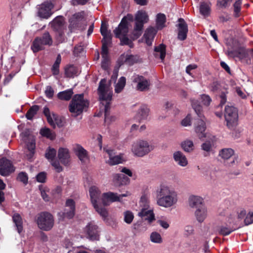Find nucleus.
Segmentation results:
<instances>
[{"label":"nucleus","mask_w":253,"mask_h":253,"mask_svg":"<svg viewBox=\"0 0 253 253\" xmlns=\"http://www.w3.org/2000/svg\"><path fill=\"white\" fill-rule=\"evenodd\" d=\"M157 204L165 208L173 207L178 201L176 191L168 184L162 183L156 190Z\"/></svg>","instance_id":"obj_1"},{"label":"nucleus","mask_w":253,"mask_h":253,"mask_svg":"<svg viewBox=\"0 0 253 253\" xmlns=\"http://www.w3.org/2000/svg\"><path fill=\"white\" fill-rule=\"evenodd\" d=\"M98 92L99 99L102 101H106L104 105L105 121L106 122L114 121L115 118L114 116H110L108 110L110 107V102L112 99V91L109 86L106 84V80L102 79L99 83L98 88Z\"/></svg>","instance_id":"obj_2"},{"label":"nucleus","mask_w":253,"mask_h":253,"mask_svg":"<svg viewBox=\"0 0 253 253\" xmlns=\"http://www.w3.org/2000/svg\"><path fill=\"white\" fill-rule=\"evenodd\" d=\"M191 104L193 108L200 118L198 121V124L195 127V131L199 138L201 140H204V138H209L210 136L209 134L205 132L206 127L205 117L201 112L202 107L199 104L198 101L194 99H191Z\"/></svg>","instance_id":"obj_3"},{"label":"nucleus","mask_w":253,"mask_h":253,"mask_svg":"<svg viewBox=\"0 0 253 253\" xmlns=\"http://www.w3.org/2000/svg\"><path fill=\"white\" fill-rule=\"evenodd\" d=\"M89 105L87 100L84 98L83 94L75 95L69 105V111L77 116L83 113Z\"/></svg>","instance_id":"obj_4"},{"label":"nucleus","mask_w":253,"mask_h":253,"mask_svg":"<svg viewBox=\"0 0 253 253\" xmlns=\"http://www.w3.org/2000/svg\"><path fill=\"white\" fill-rule=\"evenodd\" d=\"M91 203L96 211L102 217L105 218L108 216V212L105 208L99 205L101 202V191L99 189L95 186H92L89 190Z\"/></svg>","instance_id":"obj_5"},{"label":"nucleus","mask_w":253,"mask_h":253,"mask_svg":"<svg viewBox=\"0 0 253 253\" xmlns=\"http://www.w3.org/2000/svg\"><path fill=\"white\" fill-rule=\"evenodd\" d=\"M140 205L141 209L138 212V215L143 219L147 220L149 223L155 220V215L153 210L149 206L148 197L144 195L141 196L140 200Z\"/></svg>","instance_id":"obj_6"},{"label":"nucleus","mask_w":253,"mask_h":253,"mask_svg":"<svg viewBox=\"0 0 253 253\" xmlns=\"http://www.w3.org/2000/svg\"><path fill=\"white\" fill-rule=\"evenodd\" d=\"M153 149V147L148 141L140 139L132 143L131 151L134 156L142 157Z\"/></svg>","instance_id":"obj_7"},{"label":"nucleus","mask_w":253,"mask_h":253,"mask_svg":"<svg viewBox=\"0 0 253 253\" xmlns=\"http://www.w3.org/2000/svg\"><path fill=\"white\" fill-rule=\"evenodd\" d=\"M250 54H253V49L247 50L243 47L234 49L229 46L227 50V54L229 57L238 58L242 61H246L247 63L250 61Z\"/></svg>","instance_id":"obj_8"},{"label":"nucleus","mask_w":253,"mask_h":253,"mask_svg":"<svg viewBox=\"0 0 253 253\" xmlns=\"http://www.w3.org/2000/svg\"><path fill=\"white\" fill-rule=\"evenodd\" d=\"M37 222L38 227L44 231L50 230L53 226L54 219L51 214L47 212H42L39 214Z\"/></svg>","instance_id":"obj_9"},{"label":"nucleus","mask_w":253,"mask_h":253,"mask_svg":"<svg viewBox=\"0 0 253 253\" xmlns=\"http://www.w3.org/2000/svg\"><path fill=\"white\" fill-rule=\"evenodd\" d=\"M135 25L133 35L135 39L138 38L142 34L144 24L148 21V16L145 11L139 10L135 15Z\"/></svg>","instance_id":"obj_10"},{"label":"nucleus","mask_w":253,"mask_h":253,"mask_svg":"<svg viewBox=\"0 0 253 253\" xmlns=\"http://www.w3.org/2000/svg\"><path fill=\"white\" fill-rule=\"evenodd\" d=\"M224 117L228 127L233 129L237 126L238 122V115L236 109L233 106H226Z\"/></svg>","instance_id":"obj_11"},{"label":"nucleus","mask_w":253,"mask_h":253,"mask_svg":"<svg viewBox=\"0 0 253 253\" xmlns=\"http://www.w3.org/2000/svg\"><path fill=\"white\" fill-rule=\"evenodd\" d=\"M130 195V193L128 191H126L122 194L111 192L104 193L102 195L101 202L103 205L108 206L113 202H121L123 197H128Z\"/></svg>","instance_id":"obj_12"},{"label":"nucleus","mask_w":253,"mask_h":253,"mask_svg":"<svg viewBox=\"0 0 253 253\" xmlns=\"http://www.w3.org/2000/svg\"><path fill=\"white\" fill-rule=\"evenodd\" d=\"M43 113L47 118L48 123L53 127H55L56 126L60 127L63 126L62 118L54 113L51 114L47 107L44 108Z\"/></svg>","instance_id":"obj_13"},{"label":"nucleus","mask_w":253,"mask_h":253,"mask_svg":"<svg viewBox=\"0 0 253 253\" xmlns=\"http://www.w3.org/2000/svg\"><path fill=\"white\" fill-rule=\"evenodd\" d=\"M132 82L136 84L135 88L140 91L149 90L150 83L149 80L142 76L135 75L132 77Z\"/></svg>","instance_id":"obj_14"},{"label":"nucleus","mask_w":253,"mask_h":253,"mask_svg":"<svg viewBox=\"0 0 253 253\" xmlns=\"http://www.w3.org/2000/svg\"><path fill=\"white\" fill-rule=\"evenodd\" d=\"M15 170L12 162L6 159L2 158L0 159V174L3 176H7L13 173Z\"/></svg>","instance_id":"obj_15"},{"label":"nucleus","mask_w":253,"mask_h":253,"mask_svg":"<svg viewBox=\"0 0 253 253\" xmlns=\"http://www.w3.org/2000/svg\"><path fill=\"white\" fill-rule=\"evenodd\" d=\"M84 232L86 238L90 240H98L99 239L97 226L94 223H88L84 229Z\"/></svg>","instance_id":"obj_16"},{"label":"nucleus","mask_w":253,"mask_h":253,"mask_svg":"<svg viewBox=\"0 0 253 253\" xmlns=\"http://www.w3.org/2000/svg\"><path fill=\"white\" fill-rule=\"evenodd\" d=\"M52 27L57 31L59 35L62 37L65 29V21L63 17L57 16L52 22Z\"/></svg>","instance_id":"obj_17"},{"label":"nucleus","mask_w":253,"mask_h":253,"mask_svg":"<svg viewBox=\"0 0 253 253\" xmlns=\"http://www.w3.org/2000/svg\"><path fill=\"white\" fill-rule=\"evenodd\" d=\"M128 32V23L126 22L125 19H123L119 25L118 28H116L114 31V34L116 38H121L127 36Z\"/></svg>","instance_id":"obj_18"},{"label":"nucleus","mask_w":253,"mask_h":253,"mask_svg":"<svg viewBox=\"0 0 253 253\" xmlns=\"http://www.w3.org/2000/svg\"><path fill=\"white\" fill-rule=\"evenodd\" d=\"M104 150L108 154L109 159L107 161V163L110 165H115L123 162V158L121 155H115L114 150L105 148Z\"/></svg>","instance_id":"obj_19"},{"label":"nucleus","mask_w":253,"mask_h":253,"mask_svg":"<svg viewBox=\"0 0 253 253\" xmlns=\"http://www.w3.org/2000/svg\"><path fill=\"white\" fill-rule=\"evenodd\" d=\"M53 5L50 2H46L42 4L39 10V15L42 18H48L51 14V10Z\"/></svg>","instance_id":"obj_20"},{"label":"nucleus","mask_w":253,"mask_h":253,"mask_svg":"<svg viewBox=\"0 0 253 253\" xmlns=\"http://www.w3.org/2000/svg\"><path fill=\"white\" fill-rule=\"evenodd\" d=\"M178 39L181 41H183L186 39L188 32V26L184 19L180 18L178 20Z\"/></svg>","instance_id":"obj_21"},{"label":"nucleus","mask_w":253,"mask_h":253,"mask_svg":"<svg viewBox=\"0 0 253 253\" xmlns=\"http://www.w3.org/2000/svg\"><path fill=\"white\" fill-rule=\"evenodd\" d=\"M194 216L199 223L203 222L208 216V211L206 206L202 205L196 209L194 212Z\"/></svg>","instance_id":"obj_22"},{"label":"nucleus","mask_w":253,"mask_h":253,"mask_svg":"<svg viewBox=\"0 0 253 253\" xmlns=\"http://www.w3.org/2000/svg\"><path fill=\"white\" fill-rule=\"evenodd\" d=\"M64 216L69 219L72 218L75 215V204L72 199H68L66 203Z\"/></svg>","instance_id":"obj_23"},{"label":"nucleus","mask_w":253,"mask_h":253,"mask_svg":"<svg viewBox=\"0 0 253 253\" xmlns=\"http://www.w3.org/2000/svg\"><path fill=\"white\" fill-rule=\"evenodd\" d=\"M188 205L191 208H196L197 209L204 204L203 199L199 196L191 195L188 198Z\"/></svg>","instance_id":"obj_24"},{"label":"nucleus","mask_w":253,"mask_h":253,"mask_svg":"<svg viewBox=\"0 0 253 253\" xmlns=\"http://www.w3.org/2000/svg\"><path fill=\"white\" fill-rule=\"evenodd\" d=\"M112 178L114 183L117 185H126L129 182V178L122 173L114 174Z\"/></svg>","instance_id":"obj_25"},{"label":"nucleus","mask_w":253,"mask_h":253,"mask_svg":"<svg viewBox=\"0 0 253 253\" xmlns=\"http://www.w3.org/2000/svg\"><path fill=\"white\" fill-rule=\"evenodd\" d=\"M101 55L102 60L101 67L104 70H107L109 65V58L108 52V46L105 43H103L102 47Z\"/></svg>","instance_id":"obj_26"},{"label":"nucleus","mask_w":253,"mask_h":253,"mask_svg":"<svg viewBox=\"0 0 253 253\" xmlns=\"http://www.w3.org/2000/svg\"><path fill=\"white\" fill-rule=\"evenodd\" d=\"M58 157L62 164L67 165L70 162L69 150L66 148H59L58 152Z\"/></svg>","instance_id":"obj_27"},{"label":"nucleus","mask_w":253,"mask_h":253,"mask_svg":"<svg viewBox=\"0 0 253 253\" xmlns=\"http://www.w3.org/2000/svg\"><path fill=\"white\" fill-rule=\"evenodd\" d=\"M149 114V109L145 105H142L136 115V119L141 122L147 119Z\"/></svg>","instance_id":"obj_28"},{"label":"nucleus","mask_w":253,"mask_h":253,"mask_svg":"<svg viewBox=\"0 0 253 253\" xmlns=\"http://www.w3.org/2000/svg\"><path fill=\"white\" fill-rule=\"evenodd\" d=\"M157 33V30L153 27L148 28L145 32L144 38L145 42L148 45H151L152 43L154 38Z\"/></svg>","instance_id":"obj_29"},{"label":"nucleus","mask_w":253,"mask_h":253,"mask_svg":"<svg viewBox=\"0 0 253 253\" xmlns=\"http://www.w3.org/2000/svg\"><path fill=\"white\" fill-rule=\"evenodd\" d=\"M173 158L174 161L181 167H185L188 164V161L185 156L180 151L174 153Z\"/></svg>","instance_id":"obj_30"},{"label":"nucleus","mask_w":253,"mask_h":253,"mask_svg":"<svg viewBox=\"0 0 253 253\" xmlns=\"http://www.w3.org/2000/svg\"><path fill=\"white\" fill-rule=\"evenodd\" d=\"M100 32L101 35L103 36V39L102 41V44L104 43L108 45V43L111 40V34L110 32L108 31L107 27L106 24L102 23L100 28Z\"/></svg>","instance_id":"obj_31"},{"label":"nucleus","mask_w":253,"mask_h":253,"mask_svg":"<svg viewBox=\"0 0 253 253\" xmlns=\"http://www.w3.org/2000/svg\"><path fill=\"white\" fill-rule=\"evenodd\" d=\"M75 152L76 155L82 162L85 163L88 160V158L87 152L81 146L78 145L75 148Z\"/></svg>","instance_id":"obj_32"},{"label":"nucleus","mask_w":253,"mask_h":253,"mask_svg":"<svg viewBox=\"0 0 253 253\" xmlns=\"http://www.w3.org/2000/svg\"><path fill=\"white\" fill-rule=\"evenodd\" d=\"M211 3L210 2H202L199 6V11L201 15L208 17L211 12Z\"/></svg>","instance_id":"obj_33"},{"label":"nucleus","mask_w":253,"mask_h":253,"mask_svg":"<svg viewBox=\"0 0 253 253\" xmlns=\"http://www.w3.org/2000/svg\"><path fill=\"white\" fill-rule=\"evenodd\" d=\"M79 70L74 65H69L65 69V74L67 77L74 78L79 74Z\"/></svg>","instance_id":"obj_34"},{"label":"nucleus","mask_w":253,"mask_h":253,"mask_svg":"<svg viewBox=\"0 0 253 253\" xmlns=\"http://www.w3.org/2000/svg\"><path fill=\"white\" fill-rule=\"evenodd\" d=\"M166 22V15L163 13H158L156 16V27L158 30H161L165 27Z\"/></svg>","instance_id":"obj_35"},{"label":"nucleus","mask_w":253,"mask_h":253,"mask_svg":"<svg viewBox=\"0 0 253 253\" xmlns=\"http://www.w3.org/2000/svg\"><path fill=\"white\" fill-rule=\"evenodd\" d=\"M31 49L34 53L37 52L44 49V45L39 37H37L33 41Z\"/></svg>","instance_id":"obj_36"},{"label":"nucleus","mask_w":253,"mask_h":253,"mask_svg":"<svg viewBox=\"0 0 253 253\" xmlns=\"http://www.w3.org/2000/svg\"><path fill=\"white\" fill-rule=\"evenodd\" d=\"M155 51L157 53L155 55L156 57L159 56L162 60H164L166 56V46L163 44H161L155 47Z\"/></svg>","instance_id":"obj_37"},{"label":"nucleus","mask_w":253,"mask_h":253,"mask_svg":"<svg viewBox=\"0 0 253 253\" xmlns=\"http://www.w3.org/2000/svg\"><path fill=\"white\" fill-rule=\"evenodd\" d=\"M12 219L13 222L15 224L18 233H20L23 229L22 220L21 217L19 214L15 213L13 215Z\"/></svg>","instance_id":"obj_38"},{"label":"nucleus","mask_w":253,"mask_h":253,"mask_svg":"<svg viewBox=\"0 0 253 253\" xmlns=\"http://www.w3.org/2000/svg\"><path fill=\"white\" fill-rule=\"evenodd\" d=\"M73 94L72 89H69L58 93V97L61 100H69Z\"/></svg>","instance_id":"obj_39"},{"label":"nucleus","mask_w":253,"mask_h":253,"mask_svg":"<svg viewBox=\"0 0 253 253\" xmlns=\"http://www.w3.org/2000/svg\"><path fill=\"white\" fill-rule=\"evenodd\" d=\"M181 147L186 152H190L194 149V145L192 140L187 139L181 144Z\"/></svg>","instance_id":"obj_40"},{"label":"nucleus","mask_w":253,"mask_h":253,"mask_svg":"<svg viewBox=\"0 0 253 253\" xmlns=\"http://www.w3.org/2000/svg\"><path fill=\"white\" fill-rule=\"evenodd\" d=\"M234 231V229L227 225H221L217 228L218 233L223 236L230 234Z\"/></svg>","instance_id":"obj_41"},{"label":"nucleus","mask_w":253,"mask_h":253,"mask_svg":"<svg viewBox=\"0 0 253 253\" xmlns=\"http://www.w3.org/2000/svg\"><path fill=\"white\" fill-rule=\"evenodd\" d=\"M41 134L44 137L53 140L55 137V134L49 128H42L40 130Z\"/></svg>","instance_id":"obj_42"},{"label":"nucleus","mask_w":253,"mask_h":253,"mask_svg":"<svg viewBox=\"0 0 253 253\" xmlns=\"http://www.w3.org/2000/svg\"><path fill=\"white\" fill-rule=\"evenodd\" d=\"M121 59L122 62L132 65L135 62L136 57L130 54H123L121 56Z\"/></svg>","instance_id":"obj_43"},{"label":"nucleus","mask_w":253,"mask_h":253,"mask_svg":"<svg viewBox=\"0 0 253 253\" xmlns=\"http://www.w3.org/2000/svg\"><path fill=\"white\" fill-rule=\"evenodd\" d=\"M233 154L234 151L230 148L223 149L219 152V156L225 160L229 159Z\"/></svg>","instance_id":"obj_44"},{"label":"nucleus","mask_w":253,"mask_h":253,"mask_svg":"<svg viewBox=\"0 0 253 253\" xmlns=\"http://www.w3.org/2000/svg\"><path fill=\"white\" fill-rule=\"evenodd\" d=\"M150 239L152 242L156 244H161L163 242V239L161 234L156 231L152 232L151 233Z\"/></svg>","instance_id":"obj_45"},{"label":"nucleus","mask_w":253,"mask_h":253,"mask_svg":"<svg viewBox=\"0 0 253 253\" xmlns=\"http://www.w3.org/2000/svg\"><path fill=\"white\" fill-rule=\"evenodd\" d=\"M126 80L124 77L120 78L118 83L115 85V91L116 93H120L124 89L126 85Z\"/></svg>","instance_id":"obj_46"},{"label":"nucleus","mask_w":253,"mask_h":253,"mask_svg":"<svg viewBox=\"0 0 253 253\" xmlns=\"http://www.w3.org/2000/svg\"><path fill=\"white\" fill-rule=\"evenodd\" d=\"M39 38L44 46L46 45H51L52 43V38L48 32L44 33L41 37Z\"/></svg>","instance_id":"obj_47"},{"label":"nucleus","mask_w":253,"mask_h":253,"mask_svg":"<svg viewBox=\"0 0 253 253\" xmlns=\"http://www.w3.org/2000/svg\"><path fill=\"white\" fill-rule=\"evenodd\" d=\"M39 109L38 105H34L31 107L26 114V117L28 120H32L33 117L37 114Z\"/></svg>","instance_id":"obj_48"},{"label":"nucleus","mask_w":253,"mask_h":253,"mask_svg":"<svg viewBox=\"0 0 253 253\" xmlns=\"http://www.w3.org/2000/svg\"><path fill=\"white\" fill-rule=\"evenodd\" d=\"M56 155V151L54 148H48L47 149L45 156L47 159L50 162H52Z\"/></svg>","instance_id":"obj_49"},{"label":"nucleus","mask_w":253,"mask_h":253,"mask_svg":"<svg viewBox=\"0 0 253 253\" xmlns=\"http://www.w3.org/2000/svg\"><path fill=\"white\" fill-rule=\"evenodd\" d=\"M209 138V140L206 141L201 145L202 150L208 152H209L211 150L212 146L213 145L212 139H211L210 137Z\"/></svg>","instance_id":"obj_50"},{"label":"nucleus","mask_w":253,"mask_h":253,"mask_svg":"<svg viewBox=\"0 0 253 253\" xmlns=\"http://www.w3.org/2000/svg\"><path fill=\"white\" fill-rule=\"evenodd\" d=\"M241 4L242 0H237L233 4L234 15L236 17L240 16Z\"/></svg>","instance_id":"obj_51"},{"label":"nucleus","mask_w":253,"mask_h":253,"mask_svg":"<svg viewBox=\"0 0 253 253\" xmlns=\"http://www.w3.org/2000/svg\"><path fill=\"white\" fill-rule=\"evenodd\" d=\"M61 57L60 55L59 54L57 56L56 60L55 63H54V64L52 66V70L53 75H56L59 74V65L61 63Z\"/></svg>","instance_id":"obj_52"},{"label":"nucleus","mask_w":253,"mask_h":253,"mask_svg":"<svg viewBox=\"0 0 253 253\" xmlns=\"http://www.w3.org/2000/svg\"><path fill=\"white\" fill-rule=\"evenodd\" d=\"M124 221L127 224H130L134 218L133 213L129 211H125L124 212Z\"/></svg>","instance_id":"obj_53"},{"label":"nucleus","mask_w":253,"mask_h":253,"mask_svg":"<svg viewBox=\"0 0 253 253\" xmlns=\"http://www.w3.org/2000/svg\"><path fill=\"white\" fill-rule=\"evenodd\" d=\"M157 223L164 229H167L169 226V223L166 218H161L157 220Z\"/></svg>","instance_id":"obj_54"},{"label":"nucleus","mask_w":253,"mask_h":253,"mask_svg":"<svg viewBox=\"0 0 253 253\" xmlns=\"http://www.w3.org/2000/svg\"><path fill=\"white\" fill-rule=\"evenodd\" d=\"M244 222L246 225L251 224L253 222V212H249L245 217Z\"/></svg>","instance_id":"obj_55"},{"label":"nucleus","mask_w":253,"mask_h":253,"mask_svg":"<svg viewBox=\"0 0 253 253\" xmlns=\"http://www.w3.org/2000/svg\"><path fill=\"white\" fill-rule=\"evenodd\" d=\"M201 98L202 103L207 106H209L211 101V97L208 95L203 94Z\"/></svg>","instance_id":"obj_56"},{"label":"nucleus","mask_w":253,"mask_h":253,"mask_svg":"<svg viewBox=\"0 0 253 253\" xmlns=\"http://www.w3.org/2000/svg\"><path fill=\"white\" fill-rule=\"evenodd\" d=\"M17 179L18 180L22 182L24 184H26L28 182V176L25 172H21L19 173Z\"/></svg>","instance_id":"obj_57"},{"label":"nucleus","mask_w":253,"mask_h":253,"mask_svg":"<svg viewBox=\"0 0 253 253\" xmlns=\"http://www.w3.org/2000/svg\"><path fill=\"white\" fill-rule=\"evenodd\" d=\"M41 196L42 198V199L45 201H49L50 200V198L48 196V195L47 194V193H49V191L47 188H44L43 189H41Z\"/></svg>","instance_id":"obj_58"},{"label":"nucleus","mask_w":253,"mask_h":253,"mask_svg":"<svg viewBox=\"0 0 253 253\" xmlns=\"http://www.w3.org/2000/svg\"><path fill=\"white\" fill-rule=\"evenodd\" d=\"M72 20L73 17H71L69 20L70 24L69 26V28L71 32L74 30V29L75 28H76L78 26L79 23L80 22L75 19H74L73 22Z\"/></svg>","instance_id":"obj_59"},{"label":"nucleus","mask_w":253,"mask_h":253,"mask_svg":"<svg viewBox=\"0 0 253 253\" xmlns=\"http://www.w3.org/2000/svg\"><path fill=\"white\" fill-rule=\"evenodd\" d=\"M119 38L120 39L121 45H128L131 46L132 42L127 37V36H125L124 37H121V38Z\"/></svg>","instance_id":"obj_60"},{"label":"nucleus","mask_w":253,"mask_h":253,"mask_svg":"<svg viewBox=\"0 0 253 253\" xmlns=\"http://www.w3.org/2000/svg\"><path fill=\"white\" fill-rule=\"evenodd\" d=\"M72 17H73L72 22L74 19L78 20L79 21H81L84 19V12L82 11L78 13H76L74 14Z\"/></svg>","instance_id":"obj_61"},{"label":"nucleus","mask_w":253,"mask_h":253,"mask_svg":"<svg viewBox=\"0 0 253 253\" xmlns=\"http://www.w3.org/2000/svg\"><path fill=\"white\" fill-rule=\"evenodd\" d=\"M46 177V173L44 172H41L37 175V180L39 182L43 183L45 181Z\"/></svg>","instance_id":"obj_62"},{"label":"nucleus","mask_w":253,"mask_h":253,"mask_svg":"<svg viewBox=\"0 0 253 253\" xmlns=\"http://www.w3.org/2000/svg\"><path fill=\"white\" fill-rule=\"evenodd\" d=\"M11 8L15 9L20 5V0H8Z\"/></svg>","instance_id":"obj_63"},{"label":"nucleus","mask_w":253,"mask_h":253,"mask_svg":"<svg viewBox=\"0 0 253 253\" xmlns=\"http://www.w3.org/2000/svg\"><path fill=\"white\" fill-rule=\"evenodd\" d=\"M232 0H219L218 3L222 7L226 8L229 7Z\"/></svg>","instance_id":"obj_64"}]
</instances>
